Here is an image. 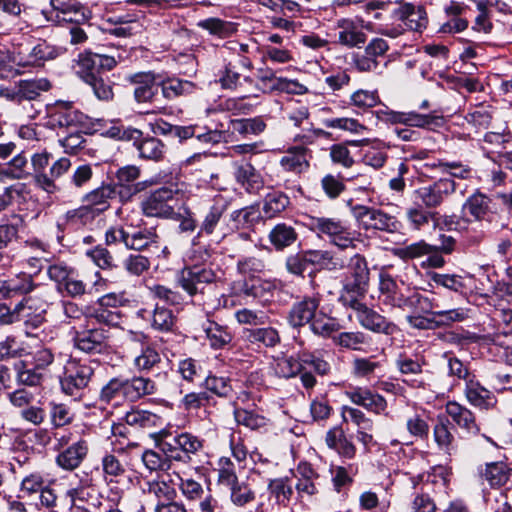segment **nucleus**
<instances>
[{
    "mask_svg": "<svg viewBox=\"0 0 512 512\" xmlns=\"http://www.w3.org/2000/svg\"><path fill=\"white\" fill-rule=\"evenodd\" d=\"M161 361V356L154 347L145 346L142 347L140 353L134 358L133 364L137 371L149 372L154 368H158Z\"/></svg>",
    "mask_w": 512,
    "mask_h": 512,
    "instance_id": "obj_43",
    "label": "nucleus"
},
{
    "mask_svg": "<svg viewBox=\"0 0 512 512\" xmlns=\"http://www.w3.org/2000/svg\"><path fill=\"white\" fill-rule=\"evenodd\" d=\"M136 149L141 158L153 161L161 160L165 153V145L155 137H143Z\"/></svg>",
    "mask_w": 512,
    "mask_h": 512,
    "instance_id": "obj_44",
    "label": "nucleus"
},
{
    "mask_svg": "<svg viewBox=\"0 0 512 512\" xmlns=\"http://www.w3.org/2000/svg\"><path fill=\"white\" fill-rule=\"evenodd\" d=\"M77 67V73L84 82H87L94 77L101 75L97 62V53H81L78 57Z\"/></svg>",
    "mask_w": 512,
    "mask_h": 512,
    "instance_id": "obj_45",
    "label": "nucleus"
},
{
    "mask_svg": "<svg viewBox=\"0 0 512 512\" xmlns=\"http://www.w3.org/2000/svg\"><path fill=\"white\" fill-rule=\"evenodd\" d=\"M198 27L208 30L211 34L221 38L228 37L236 31L233 23L223 21L219 18H208L198 23Z\"/></svg>",
    "mask_w": 512,
    "mask_h": 512,
    "instance_id": "obj_56",
    "label": "nucleus"
},
{
    "mask_svg": "<svg viewBox=\"0 0 512 512\" xmlns=\"http://www.w3.org/2000/svg\"><path fill=\"white\" fill-rule=\"evenodd\" d=\"M495 209L496 204L493 199L479 190L470 195L463 204V210L478 221L488 219Z\"/></svg>",
    "mask_w": 512,
    "mask_h": 512,
    "instance_id": "obj_18",
    "label": "nucleus"
},
{
    "mask_svg": "<svg viewBox=\"0 0 512 512\" xmlns=\"http://www.w3.org/2000/svg\"><path fill=\"white\" fill-rule=\"evenodd\" d=\"M322 123L327 128L340 129L353 134H362L367 130L363 124L359 123L358 120L354 118L341 117L324 119Z\"/></svg>",
    "mask_w": 512,
    "mask_h": 512,
    "instance_id": "obj_58",
    "label": "nucleus"
},
{
    "mask_svg": "<svg viewBox=\"0 0 512 512\" xmlns=\"http://www.w3.org/2000/svg\"><path fill=\"white\" fill-rule=\"evenodd\" d=\"M58 55V50L45 41H41L33 47H24L18 52V65L41 66L47 60H52Z\"/></svg>",
    "mask_w": 512,
    "mask_h": 512,
    "instance_id": "obj_15",
    "label": "nucleus"
},
{
    "mask_svg": "<svg viewBox=\"0 0 512 512\" xmlns=\"http://www.w3.org/2000/svg\"><path fill=\"white\" fill-rule=\"evenodd\" d=\"M346 276L341 296L363 297L368 288L369 269L365 258L356 253L345 262Z\"/></svg>",
    "mask_w": 512,
    "mask_h": 512,
    "instance_id": "obj_8",
    "label": "nucleus"
},
{
    "mask_svg": "<svg viewBox=\"0 0 512 512\" xmlns=\"http://www.w3.org/2000/svg\"><path fill=\"white\" fill-rule=\"evenodd\" d=\"M311 230L319 236L327 237L333 245L340 249L354 248V233L342 220L334 217H312Z\"/></svg>",
    "mask_w": 512,
    "mask_h": 512,
    "instance_id": "obj_5",
    "label": "nucleus"
},
{
    "mask_svg": "<svg viewBox=\"0 0 512 512\" xmlns=\"http://www.w3.org/2000/svg\"><path fill=\"white\" fill-rule=\"evenodd\" d=\"M143 491L153 497L156 500V504L166 503L177 498L176 489L165 480L148 481Z\"/></svg>",
    "mask_w": 512,
    "mask_h": 512,
    "instance_id": "obj_37",
    "label": "nucleus"
},
{
    "mask_svg": "<svg viewBox=\"0 0 512 512\" xmlns=\"http://www.w3.org/2000/svg\"><path fill=\"white\" fill-rule=\"evenodd\" d=\"M98 215H100L93 206L88 203L77 209L70 210L66 213L67 221L73 225H86L91 223Z\"/></svg>",
    "mask_w": 512,
    "mask_h": 512,
    "instance_id": "obj_60",
    "label": "nucleus"
},
{
    "mask_svg": "<svg viewBox=\"0 0 512 512\" xmlns=\"http://www.w3.org/2000/svg\"><path fill=\"white\" fill-rule=\"evenodd\" d=\"M87 453V443L80 440L59 453L56 457V463L64 470L72 471L79 467Z\"/></svg>",
    "mask_w": 512,
    "mask_h": 512,
    "instance_id": "obj_25",
    "label": "nucleus"
},
{
    "mask_svg": "<svg viewBox=\"0 0 512 512\" xmlns=\"http://www.w3.org/2000/svg\"><path fill=\"white\" fill-rule=\"evenodd\" d=\"M179 441L180 451L185 454V459L181 460L183 463L189 462L191 460V455H196L203 449V440L191 433H180Z\"/></svg>",
    "mask_w": 512,
    "mask_h": 512,
    "instance_id": "obj_59",
    "label": "nucleus"
},
{
    "mask_svg": "<svg viewBox=\"0 0 512 512\" xmlns=\"http://www.w3.org/2000/svg\"><path fill=\"white\" fill-rule=\"evenodd\" d=\"M156 391V383L150 378L144 376L115 377L102 387L99 398L102 402L116 407L125 402H136L146 395L156 393Z\"/></svg>",
    "mask_w": 512,
    "mask_h": 512,
    "instance_id": "obj_2",
    "label": "nucleus"
},
{
    "mask_svg": "<svg viewBox=\"0 0 512 512\" xmlns=\"http://www.w3.org/2000/svg\"><path fill=\"white\" fill-rule=\"evenodd\" d=\"M176 322L173 312L163 306L156 305L151 313V327L159 332L172 331Z\"/></svg>",
    "mask_w": 512,
    "mask_h": 512,
    "instance_id": "obj_48",
    "label": "nucleus"
},
{
    "mask_svg": "<svg viewBox=\"0 0 512 512\" xmlns=\"http://www.w3.org/2000/svg\"><path fill=\"white\" fill-rule=\"evenodd\" d=\"M258 80L259 88L263 92L285 91L288 93H300L304 88L297 81L277 77L270 69L259 70Z\"/></svg>",
    "mask_w": 512,
    "mask_h": 512,
    "instance_id": "obj_17",
    "label": "nucleus"
},
{
    "mask_svg": "<svg viewBox=\"0 0 512 512\" xmlns=\"http://www.w3.org/2000/svg\"><path fill=\"white\" fill-rule=\"evenodd\" d=\"M126 80L134 85L133 97L139 104L151 103L158 93L156 78L152 72L130 74Z\"/></svg>",
    "mask_w": 512,
    "mask_h": 512,
    "instance_id": "obj_13",
    "label": "nucleus"
},
{
    "mask_svg": "<svg viewBox=\"0 0 512 512\" xmlns=\"http://www.w3.org/2000/svg\"><path fill=\"white\" fill-rule=\"evenodd\" d=\"M311 151L304 145L290 147L280 159L281 167L288 172L300 174L308 170Z\"/></svg>",
    "mask_w": 512,
    "mask_h": 512,
    "instance_id": "obj_19",
    "label": "nucleus"
},
{
    "mask_svg": "<svg viewBox=\"0 0 512 512\" xmlns=\"http://www.w3.org/2000/svg\"><path fill=\"white\" fill-rule=\"evenodd\" d=\"M332 341L343 349L362 351L369 344V337L361 331H347L333 335Z\"/></svg>",
    "mask_w": 512,
    "mask_h": 512,
    "instance_id": "obj_39",
    "label": "nucleus"
},
{
    "mask_svg": "<svg viewBox=\"0 0 512 512\" xmlns=\"http://www.w3.org/2000/svg\"><path fill=\"white\" fill-rule=\"evenodd\" d=\"M103 477L107 482H118V478L123 477L126 473L125 465L119 458L111 453H107L101 460Z\"/></svg>",
    "mask_w": 512,
    "mask_h": 512,
    "instance_id": "obj_49",
    "label": "nucleus"
},
{
    "mask_svg": "<svg viewBox=\"0 0 512 512\" xmlns=\"http://www.w3.org/2000/svg\"><path fill=\"white\" fill-rule=\"evenodd\" d=\"M455 190L456 183L454 180L440 178L428 186L419 188L415 191V194L417 199L421 201V205L431 211V209L439 207Z\"/></svg>",
    "mask_w": 512,
    "mask_h": 512,
    "instance_id": "obj_11",
    "label": "nucleus"
},
{
    "mask_svg": "<svg viewBox=\"0 0 512 512\" xmlns=\"http://www.w3.org/2000/svg\"><path fill=\"white\" fill-rule=\"evenodd\" d=\"M319 305V297H304L292 305L288 315L289 323L293 327H302L310 324L317 313Z\"/></svg>",
    "mask_w": 512,
    "mask_h": 512,
    "instance_id": "obj_16",
    "label": "nucleus"
},
{
    "mask_svg": "<svg viewBox=\"0 0 512 512\" xmlns=\"http://www.w3.org/2000/svg\"><path fill=\"white\" fill-rule=\"evenodd\" d=\"M216 278V273L210 267L195 263L181 270L177 283L190 297H194L204 294L205 286L213 283Z\"/></svg>",
    "mask_w": 512,
    "mask_h": 512,
    "instance_id": "obj_10",
    "label": "nucleus"
},
{
    "mask_svg": "<svg viewBox=\"0 0 512 512\" xmlns=\"http://www.w3.org/2000/svg\"><path fill=\"white\" fill-rule=\"evenodd\" d=\"M465 395L470 404L487 409L493 400L492 393L478 382L470 381L466 385Z\"/></svg>",
    "mask_w": 512,
    "mask_h": 512,
    "instance_id": "obj_42",
    "label": "nucleus"
},
{
    "mask_svg": "<svg viewBox=\"0 0 512 512\" xmlns=\"http://www.w3.org/2000/svg\"><path fill=\"white\" fill-rule=\"evenodd\" d=\"M93 374L94 369L90 364L75 359L68 360L64 366L63 376L60 378L62 391L66 395L80 397Z\"/></svg>",
    "mask_w": 512,
    "mask_h": 512,
    "instance_id": "obj_7",
    "label": "nucleus"
},
{
    "mask_svg": "<svg viewBox=\"0 0 512 512\" xmlns=\"http://www.w3.org/2000/svg\"><path fill=\"white\" fill-rule=\"evenodd\" d=\"M108 335L103 328H88L76 331L74 346L85 353H101L107 347Z\"/></svg>",
    "mask_w": 512,
    "mask_h": 512,
    "instance_id": "obj_12",
    "label": "nucleus"
},
{
    "mask_svg": "<svg viewBox=\"0 0 512 512\" xmlns=\"http://www.w3.org/2000/svg\"><path fill=\"white\" fill-rule=\"evenodd\" d=\"M160 417L146 410H132L126 413L125 422L136 428H151L158 424Z\"/></svg>",
    "mask_w": 512,
    "mask_h": 512,
    "instance_id": "obj_51",
    "label": "nucleus"
},
{
    "mask_svg": "<svg viewBox=\"0 0 512 512\" xmlns=\"http://www.w3.org/2000/svg\"><path fill=\"white\" fill-rule=\"evenodd\" d=\"M346 396L353 404L362 406L376 414H381L387 408L385 398L379 394L373 393L369 389L354 388L347 391Z\"/></svg>",
    "mask_w": 512,
    "mask_h": 512,
    "instance_id": "obj_20",
    "label": "nucleus"
},
{
    "mask_svg": "<svg viewBox=\"0 0 512 512\" xmlns=\"http://www.w3.org/2000/svg\"><path fill=\"white\" fill-rule=\"evenodd\" d=\"M116 196V185L104 184L84 196V201L99 213H103L110 207V200Z\"/></svg>",
    "mask_w": 512,
    "mask_h": 512,
    "instance_id": "obj_32",
    "label": "nucleus"
},
{
    "mask_svg": "<svg viewBox=\"0 0 512 512\" xmlns=\"http://www.w3.org/2000/svg\"><path fill=\"white\" fill-rule=\"evenodd\" d=\"M5 167L10 180H23L30 176L28 159L23 152L16 154Z\"/></svg>",
    "mask_w": 512,
    "mask_h": 512,
    "instance_id": "obj_55",
    "label": "nucleus"
},
{
    "mask_svg": "<svg viewBox=\"0 0 512 512\" xmlns=\"http://www.w3.org/2000/svg\"><path fill=\"white\" fill-rule=\"evenodd\" d=\"M312 332L322 337H331L335 332L340 329L338 321L322 312L316 313L315 317L310 323Z\"/></svg>",
    "mask_w": 512,
    "mask_h": 512,
    "instance_id": "obj_47",
    "label": "nucleus"
},
{
    "mask_svg": "<svg viewBox=\"0 0 512 512\" xmlns=\"http://www.w3.org/2000/svg\"><path fill=\"white\" fill-rule=\"evenodd\" d=\"M446 412L460 428L470 434L479 433L480 429L476 424L475 416L468 408L457 402H448Z\"/></svg>",
    "mask_w": 512,
    "mask_h": 512,
    "instance_id": "obj_28",
    "label": "nucleus"
},
{
    "mask_svg": "<svg viewBox=\"0 0 512 512\" xmlns=\"http://www.w3.org/2000/svg\"><path fill=\"white\" fill-rule=\"evenodd\" d=\"M47 127L53 130L83 131L87 126V116L72 103L56 102L47 109Z\"/></svg>",
    "mask_w": 512,
    "mask_h": 512,
    "instance_id": "obj_4",
    "label": "nucleus"
},
{
    "mask_svg": "<svg viewBox=\"0 0 512 512\" xmlns=\"http://www.w3.org/2000/svg\"><path fill=\"white\" fill-rule=\"evenodd\" d=\"M351 214L358 227L366 232L394 234L401 227V223L396 216L380 208L357 204L351 207Z\"/></svg>",
    "mask_w": 512,
    "mask_h": 512,
    "instance_id": "obj_3",
    "label": "nucleus"
},
{
    "mask_svg": "<svg viewBox=\"0 0 512 512\" xmlns=\"http://www.w3.org/2000/svg\"><path fill=\"white\" fill-rule=\"evenodd\" d=\"M234 176L236 181L249 193H256L263 187L260 173L250 163L236 164Z\"/></svg>",
    "mask_w": 512,
    "mask_h": 512,
    "instance_id": "obj_27",
    "label": "nucleus"
},
{
    "mask_svg": "<svg viewBox=\"0 0 512 512\" xmlns=\"http://www.w3.org/2000/svg\"><path fill=\"white\" fill-rule=\"evenodd\" d=\"M268 237L276 250H283L296 242L298 234L292 226L280 223L272 228Z\"/></svg>",
    "mask_w": 512,
    "mask_h": 512,
    "instance_id": "obj_38",
    "label": "nucleus"
},
{
    "mask_svg": "<svg viewBox=\"0 0 512 512\" xmlns=\"http://www.w3.org/2000/svg\"><path fill=\"white\" fill-rule=\"evenodd\" d=\"M156 446L167 458L180 461L185 459V454L180 451L179 434H173L169 430L162 429L153 434Z\"/></svg>",
    "mask_w": 512,
    "mask_h": 512,
    "instance_id": "obj_26",
    "label": "nucleus"
},
{
    "mask_svg": "<svg viewBox=\"0 0 512 512\" xmlns=\"http://www.w3.org/2000/svg\"><path fill=\"white\" fill-rule=\"evenodd\" d=\"M178 192L169 187L153 191L141 204L143 214L147 217L173 218L178 206Z\"/></svg>",
    "mask_w": 512,
    "mask_h": 512,
    "instance_id": "obj_9",
    "label": "nucleus"
},
{
    "mask_svg": "<svg viewBox=\"0 0 512 512\" xmlns=\"http://www.w3.org/2000/svg\"><path fill=\"white\" fill-rule=\"evenodd\" d=\"M49 278L57 283V288L64 293L70 281L74 280L78 272L63 262L52 264L47 270Z\"/></svg>",
    "mask_w": 512,
    "mask_h": 512,
    "instance_id": "obj_41",
    "label": "nucleus"
},
{
    "mask_svg": "<svg viewBox=\"0 0 512 512\" xmlns=\"http://www.w3.org/2000/svg\"><path fill=\"white\" fill-rule=\"evenodd\" d=\"M234 417L238 424L251 430H257L267 425V419L259 413L247 409H235Z\"/></svg>",
    "mask_w": 512,
    "mask_h": 512,
    "instance_id": "obj_54",
    "label": "nucleus"
},
{
    "mask_svg": "<svg viewBox=\"0 0 512 512\" xmlns=\"http://www.w3.org/2000/svg\"><path fill=\"white\" fill-rule=\"evenodd\" d=\"M129 228L126 238V248L135 251L159 250L160 236L156 228H138L126 225Z\"/></svg>",
    "mask_w": 512,
    "mask_h": 512,
    "instance_id": "obj_14",
    "label": "nucleus"
},
{
    "mask_svg": "<svg viewBox=\"0 0 512 512\" xmlns=\"http://www.w3.org/2000/svg\"><path fill=\"white\" fill-rule=\"evenodd\" d=\"M269 490L277 502L286 505L293 494V489L288 478H276L270 481Z\"/></svg>",
    "mask_w": 512,
    "mask_h": 512,
    "instance_id": "obj_62",
    "label": "nucleus"
},
{
    "mask_svg": "<svg viewBox=\"0 0 512 512\" xmlns=\"http://www.w3.org/2000/svg\"><path fill=\"white\" fill-rule=\"evenodd\" d=\"M343 305L350 307L355 312V317L359 324L374 333L391 335L396 330V325L386 319L377 311L369 308L365 303L361 302L359 298L347 296H340Z\"/></svg>",
    "mask_w": 512,
    "mask_h": 512,
    "instance_id": "obj_6",
    "label": "nucleus"
},
{
    "mask_svg": "<svg viewBox=\"0 0 512 512\" xmlns=\"http://www.w3.org/2000/svg\"><path fill=\"white\" fill-rule=\"evenodd\" d=\"M50 89L47 79L19 80L13 85L0 88V97L15 105V113L22 118L35 119L41 113L44 104L40 99L42 92Z\"/></svg>",
    "mask_w": 512,
    "mask_h": 512,
    "instance_id": "obj_1",
    "label": "nucleus"
},
{
    "mask_svg": "<svg viewBox=\"0 0 512 512\" xmlns=\"http://www.w3.org/2000/svg\"><path fill=\"white\" fill-rule=\"evenodd\" d=\"M205 337L213 349H222L233 339L232 333L227 326L221 325L213 320L206 319L201 325Z\"/></svg>",
    "mask_w": 512,
    "mask_h": 512,
    "instance_id": "obj_24",
    "label": "nucleus"
},
{
    "mask_svg": "<svg viewBox=\"0 0 512 512\" xmlns=\"http://www.w3.org/2000/svg\"><path fill=\"white\" fill-rule=\"evenodd\" d=\"M308 264L318 265L328 270H340L345 267V258L326 250L306 251Z\"/></svg>",
    "mask_w": 512,
    "mask_h": 512,
    "instance_id": "obj_33",
    "label": "nucleus"
},
{
    "mask_svg": "<svg viewBox=\"0 0 512 512\" xmlns=\"http://www.w3.org/2000/svg\"><path fill=\"white\" fill-rule=\"evenodd\" d=\"M338 42L347 47H356L364 44L366 35L362 29L351 19L342 18L337 21Z\"/></svg>",
    "mask_w": 512,
    "mask_h": 512,
    "instance_id": "obj_23",
    "label": "nucleus"
},
{
    "mask_svg": "<svg viewBox=\"0 0 512 512\" xmlns=\"http://www.w3.org/2000/svg\"><path fill=\"white\" fill-rule=\"evenodd\" d=\"M93 90L95 96L101 101L113 99V85L108 77L99 75L86 82Z\"/></svg>",
    "mask_w": 512,
    "mask_h": 512,
    "instance_id": "obj_64",
    "label": "nucleus"
},
{
    "mask_svg": "<svg viewBox=\"0 0 512 512\" xmlns=\"http://www.w3.org/2000/svg\"><path fill=\"white\" fill-rule=\"evenodd\" d=\"M433 436L438 448L445 454L451 456L456 453L455 439L449 430L448 419L439 418L433 428Z\"/></svg>",
    "mask_w": 512,
    "mask_h": 512,
    "instance_id": "obj_35",
    "label": "nucleus"
},
{
    "mask_svg": "<svg viewBox=\"0 0 512 512\" xmlns=\"http://www.w3.org/2000/svg\"><path fill=\"white\" fill-rule=\"evenodd\" d=\"M246 339L252 344H263L266 347H274L280 342V336L275 328L249 329L245 332Z\"/></svg>",
    "mask_w": 512,
    "mask_h": 512,
    "instance_id": "obj_46",
    "label": "nucleus"
},
{
    "mask_svg": "<svg viewBox=\"0 0 512 512\" xmlns=\"http://www.w3.org/2000/svg\"><path fill=\"white\" fill-rule=\"evenodd\" d=\"M218 482L227 487H234L238 482L235 466L228 457H221L218 461Z\"/></svg>",
    "mask_w": 512,
    "mask_h": 512,
    "instance_id": "obj_61",
    "label": "nucleus"
},
{
    "mask_svg": "<svg viewBox=\"0 0 512 512\" xmlns=\"http://www.w3.org/2000/svg\"><path fill=\"white\" fill-rule=\"evenodd\" d=\"M265 268V261L256 256L243 257L237 262L238 272L248 277H256V274L264 272Z\"/></svg>",
    "mask_w": 512,
    "mask_h": 512,
    "instance_id": "obj_63",
    "label": "nucleus"
},
{
    "mask_svg": "<svg viewBox=\"0 0 512 512\" xmlns=\"http://www.w3.org/2000/svg\"><path fill=\"white\" fill-rule=\"evenodd\" d=\"M266 129V123L262 117L231 119L228 124V131L238 133L243 137L248 135H259Z\"/></svg>",
    "mask_w": 512,
    "mask_h": 512,
    "instance_id": "obj_36",
    "label": "nucleus"
},
{
    "mask_svg": "<svg viewBox=\"0 0 512 512\" xmlns=\"http://www.w3.org/2000/svg\"><path fill=\"white\" fill-rule=\"evenodd\" d=\"M380 367L381 363L375 356L356 357L352 361V374L357 378L370 379Z\"/></svg>",
    "mask_w": 512,
    "mask_h": 512,
    "instance_id": "obj_53",
    "label": "nucleus"
},
{
    "mask_svg": "<svg viewBox=\"0 0 512 512\" xmlns=\"http://www.w3.org/2000/svg\"><path fill=\"white\" fill-rule=\"evenodd\" d=\"M405 216L409 225L414 230H421L427 226L430 221H433L434 227H438L440 225L439 213L429 211L420 204H415L414 206L407 208Z\"/></svg>",
    "mask_w": 512,
    "mask_h": 512,
    "instance_id": "obj_31",
    "label": "nucleus"
},
{
    "mask_svg": "<svg viewBox=\"0 0 512 512\" xmlns=\"http://www.w3.org/2000/svg\"><path fill=\"white\" fill-rule=\"evenodd\" d=\"M434 251V246L426 243L424 240L406 245L395 250V255L400 259L407 261L426 256Z\"/></svg>",
    "mask_w": 512,
    "mask_h": 512,
    "instance_id": "obj_52",
    "label": "nucleus"
},
{
    "mask_svg": "<svg viewBox=\"0 0 512 512\" xmlns=\"http://www.w3.org/2000/svg\"><path fill=\"white\" fill-rule=\"evenodd\" d=\"M51 158L52 154L46 150L35 153L31 157V165L34 172L35 182L40 188L48 193H53L57 189L55 183H52L48 179V172H46V168L49 166Z\"/></svg>",
    "mask_w": 512,
    "mask_h": 512,
    "instance_id": "obj_22",
    "label": "nucleus"
},
{
    "mask_svg": "<svg viewBox=\"0 0 512 512\" xmlns=\"http://www.w3.org/2000/svg\"><path fill=\"white\" fill-rule=\"evenodd\" d=\"M327 446L335 450L341 457L352 459L356 455V447L339 428H333L326 433Z\"/></svg>",
    "mask_w": 512,
    "mask_h": 512,
    "instance_id": "obj_29",
    "label": "nucleus"
},
{
    "mask_svg": "<svg viewBox=\"0 0 512 512\" xmlns=\"http://www.w3.org/2000/svg\"><path fill=\"white\" fill-rule=\"evenodd\" d=\"M158 86L161 88L163 97L167 100L190 95L196 89L193 82L175 77L163 79Z\"/></svg>",
    "mask_w": 512,
    "mask_h": 512,
    "instance_id": "obj_30",
    "label": "nucleus"
},
{
    "mask_svg": "<svg viewBox=\"0 0 512 512\" xmlns=\"http://www.w3.org/2000/svg\"><path fill=\"white\" fill-rule=\"evenodd\" d=\"M227 209L228 203L224 199H215L214 203L205 213L200 224L199 231L193 239V243H196V241L199 240L203 235H213L216 232V229Z\"/></svg>",
    "mask_w": 512,
    "mask_h": 512,
    "instance_id": "obj_21",
    "label": "nucleus"
},
{
    "mask_svg": "<svg viewBox=\"0 0 512 512\" xmlns=\"http://www.w3.org/2000/svg\"><path fill=\"white\" fill-rule=\"evenodd\" d=\"M289 204L290 200L288 196L282 192L274 191L266 195L263 204V212L266 217L272 218L283 212Z\"/></svg>",
    "mask_w": 512,
    "mask_h": 512,
    "instance_id": "obj_50",
    "label": "nucleus"
},
{
    "mask_svg": "<svg viewBox=\"0 0 512 512\" xmlns=\"http://www.w3.org/2000/svg\"><path fill=\"white\" fill-rule=\"evenodd\" d=\"M34 283L31 275L20 274L15 278L4 281L0 285V298H11L18 294H25L32 291Z\"/></svg>",
    "mask_w": 512,
    "mask_h": 512,
    "instance_id": "obj_34",
    "label": "nucleus"
},
{
    "mask_svg": "<svg viewBox=\"0 0 512 512\" xmlns=\"http://www.w3.org/2000/svg\"><path fill=\"white\" fill-rule=\"evenodd\" d=\"M481 476L491 487H501L511 478V469L503 462L487 464L481 472Z\"/></svg>",
    "mask_w": 512,
    "mask_h": 512,
    "instance_id": "obj_40",
    "label": "nucleus"
},
{
    "mask_svg": "<svg viewBox=\"0 0 512 512\" xmlns=\"http://www.w3.org/2000/svg\"><path fill=\"white\" fill-rule=\"evenodd\" d=\"M405 125L410 127L427 129L440 126L443 118L431 114H420L415 111L406 112Z\"/></svg>",
    "mask_w": 512,
    "mask_h": 512,
    "instance_id": "obj_57",
    "label": "nucleus"
}]
</instances>
